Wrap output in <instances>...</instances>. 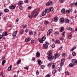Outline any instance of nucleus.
I'll return each mask as SVG.
<instances>
[{
  "label": "nucleus",
  "instance_id": "f257e3e1",
  "mask_svg": "<svg viewBox=\"0 0 77 77\" xmlns=\"http://www.w3.org/2000/svg\"><path fill=\"white\" fill-rule=\"evenodd\" d=\"M46 39V38H45V37L44 36L42 37V39H41V38H39L38 39V41H39V42L40 43H42V42H43V41H45Z\"/></svg>",
  "mask_w": 77,
  "mask_h": 77
},
{
  "label": "nucleus",
  "instance_id": "f03ea898",
  "mask_svg": "<svg viewBox=\"0 0 77 77\" xmlns=\"http://www.w3.org/2000/svg\"><path fill=\"white\" fill-rule=\"evenodd\" d=\"M38 14V11H37L33 13V14H31V15L32 17L35 18L37 17Z\"/></svg>",
  "mask_w": 77,
  "mask_h": 77
},
{
  "label": "nucleus",
  "instance_id": "7ed1b4c3",
  "mask_svg": "<svg viewBox=\"0 0 77 77\" xmlns=\"http://www.w3.org/2000/svg\"><path fill=\"white\" fill-rule=\"evenodd\" d=\"M53 4V2H52L51 1H50L47 3L46 6H51V5H52Z\"/></svg>",
  "mask_w": 77,
  "mask_h": 77
},
{
  "label": "nucleus",
  "instance_id": "20e7f679",
  "mask_svg": "<svg viewBox=\"0 0 77 77\" xmlns=\"http://www.w3.org/2000/svg\"><path fill=\"white\" fill-rule=\"evenodd\" d=\"M15 5L13 4H11V6H9V8L10 9H14L15 8Z\"/></svg>",
  "mask_w": 77,
  "mask_h": 77
},
{
  "label": "nucleus",
  "instance_id": "39448f33",
  "mask_svg": "<svg viewBox=\"0 0 77 77\" xmlns=\"http://www.w3.org/2000/svg\"><path fill=\"white\" fill-rule=\"evenodd\" d=\"M52 32H53V29H50L49 30L47 33V35L48 36H50V33H52Z\"/></svg>",
  "mask_w": 77,
  "mask_h": 77
},
{
  "label": "nucleus",
  "instance_id": "423d86ee",
  "mask_svg": "<svg viewBox=\"0 0 77 77\" xmlns=\"http://www.w3.org/2000/svg\"><path fill=\"white\" fill-rule=\"evenodd\" d=\"M5 57H3L2 58V65H3L6 63V61H5V60H5Z\"/></svg>",
  "mask_w": 77,
  "mask_h": 77
},
{
  "label": "nucleus",
  "instance_id": "0eeeda50",
  "mask_svg": "<svg viewBox=\"0 0 77 77\" xmlns=\"http://www.w3.org/2000/svg\"><path fill=\"white\" fill-rule=\"evenodd\" d=\"M41 54L39 51H38L36 53V56L38 58H39L40 57Z\"/></svg>",
  "mask_w": 77,
  "mask_h": 77
},
{
  "label": "nucleus",
  "instance_id": "6e6552de",
  "mask_svg": "<svg viewBox=\"0 0 77 77\" xmlns=\"http://www.w3.org/2000/svg\"><path fill=\"white\" fill-rule=\"evenodd\" d=\"M2 35L4 36H8V32H7L6 31L2 33Z\"/></svg>",
  "mask_w": 77,
  "mask_h": 77
},
{
  "label": "nucleus",
  "instance_id": "1a4fd4ad",
  "mask_svg": "<svg viewBox=\"0 0 77 77\" xmlns=\"http://www.w3.org/2000/svg\"><path fill=\"white\" fill-rule=\"evenodd\" d=\"M75 65V63H71L69 64V67H72Z\"/></svg>",
  "mask_w": 77,
  "mask_h": 77
},
{
  "label": "nucleus",
  "instance_id": "9d476101",
  "mask_svg": "<svg viewBox=\"0 0 77 77\" xmlns=\"http://www.w3.org/2000/svg\"><path fill=\"white\" fill-rule=\"evenodd\" d=\"M31 39H30V38H27L25 39V42H29V41H30Z\"/></svg>",
  "mask_w": 77,
  "mask_h": 77
},
{
  "label": "nucleus",
  "instance_id": "9b49d317",
  "mask_svg": "<svg viewBox=\"0 0 77 77\" xmlns=\"http://www.w3.org/2000/svg\"><path fill=\"white\" fill-rule=\"evenodd\" d=\"M18 6H20L23 4V2L21 1H19V2H18Z\"/></svg>",
  "mask_w": 77,
  "mask_h": 77
},
{
  "label": "nucleus",
  "instance_id": "f8f14e48",
  "mask_svg": "<svg viewBox=\"0 0 77 77\" xmlns=\"http://www.w3.org/2000/svg\"><path fill=\"white\" fill-rule=\"evenodd\" d=\"M53 58H54V57H53V56H52L51 57H48V59L49 60L51 61V60H53Z\"/></svg>",
  "mask_w": 77,
  "mask_h": 77
},
{
  "label": "nucleus",
  "instance_id": "ddd939ff",
  "mask_svg": "<svg viewBox=\"0 0 77 77\" xmlns=\"http://www.w3.org/2000/svg\"><path fill=\"white\" fill-rule=\"evenodd\" d=\"M43 47L44 48H45V49H47L48 48V45L46 44H44L43 45Z\"/></svg>",
  "mask_w": 77,
  "mask_h": 77
},
{
  "label": "nucleus",
  "instance_id": "4468645a",
  "mask_svg": "<svg viewBox=\"0 0 77 77\" xmlns=\"http://www.w3.org/2000/svg\"><path fill=\"white\" fill-rule=\"evenodd\" d=\"M72 62H73V63H75L77 64V60H76L75 59H72Z\"/></svg>",
  "mask_w": 77,
  "mask_h": 77
},
{
  "label": "nucleus",
  "instance_id": "2eb2a0df",
  "mask_svg": "<svg viewBox=\"0 0 77 77\" xmlns=\"http://www.w3.org/2000/svg\"><path fill=\"white\" fill-rule=\"evenodd\" d=\"M58 19H59V18L57 17H54V22H57V20H58Z\"/></svg>",
  "mask_w": 77,
  "mask_h": 77
},
{
  "label": "nucleus",
  "instance_id": "dca6fc26",
  "mask_svg": "<svg viewBox=\"0 0 77 77\" xmlns=\"http://www.w3.org/2000/svg\"><path fill=\"white\" fill-rule=\"evenodd\" d=\"M17 31H15L12 34L13 36L15 37V36L17 35Z\"/></svg>",
  "mask_w": 77,
  "mask_h": 77
},
{
  "label": "nucleus",
  "instance_id": "f3484780",
  "mask_svg": "<svg viewBox=\"0 0 77 77\" xmlns=\"http://www.w3.org/2000/svg\"><path fill=\"white\" fill-rule=\"evenodd\" d=\"M52 51H49L48 52V56H50V55L52 54Z\"/></svg>",
  "mask_w": 77,
  "mask_h": 77
},
{
  "label": "nucleus",
  "instance_id": "a211bd4d",
  "mask_svg": "<svg viewBox=\"0 0 77 77\" xmlns=\"http://www.w3.org/2000/svg\"><path fill=\"white\" fill-rule=\"evenodd\" d=\"M11 68H12V65H10L9 67L8 68V71H11Z\"/></svg>",
  "mask_w": 77,
  "mask_h": 77
},
{
  "label": "nucleus",
  "instance_id": "6ab92c4d",
  "mask_svg": "<svg viewBox=\"0 0 77 77\" xmlns=\"http://www.w3.org/2000/svg\"><path fill=\"white\" fill-rule=\"evenodd\" d=\"M65 9L64 8L62 9L61 11V13H62V14L65 13Z\"/></svg>",
  "mask_w": 77,
  "mask_h": 77
},
{
  "label": "nucleus",
  "instance_id": "aec40b11",
  "mask_svg": "<svg viewBox=\"0 0 77 77\" xmlns=\"http://www.w3.org/2000/svg\"><path fill=\"white\" fill-rule=\"evenodd\" d=\"M49 9L51 12L53 11V10H54V8L53 7H50Z\"/></svg>",
  "mask_w": 77,
  "mask_h": 77
},
{
  "label": "nucleus",
  "instance_id": "412c9836",
  "mask_svg": "<svg viewBox=\"0 0 77 77\" xmlns=\"http://www.w3.org/2000/svg\"><path fill=\"white\" fill-rule=\"evenodd\" d=\"M58 34H59V32L57 31L55 32L54 33V34L55 36H57V35H58Z\"/></svg>",
  "mask_w": 77,
  "mask_h": 77
},
{
  "label": "nucleus",
  "instance_id": "4be33fe9",
  "mask_svg": "<svg viewBox=\"0 0 77 77\" xmlns=\"http://www.w3.org/2000/svg\"><path fill=\"white\" fill-rule=\"evenodd\" d=\"M60 21L61 23H63V21H64V19L63 18H61L60 19Z\"/></svg>",
  "mask_w": 77,
  "mask_h": 77
},
{
  "label": "nucleus",
  "instance_id": "5701e85b",
  "mask_svg": "<svg viewBox=\"0 0 77 77\" xmlns=\"http://www.w3.org/2000/svg\"><path fill=\"white\" fill-rule=\"evenodd\" d=\"M60 55L59 54H56L55 55V57H59L60 56Z\"/></svg>",
  "mask_w": 77,
  "mask_h": 77
},
{
  "label": "nucleus",
  "instance_id": "b1692460",
  "mask_svg": "<svg viewBox=\"0 0 77 77\" xmlns=\"http://www.w3.org/2000/svg\"><path fill=\"white\" fill-rule=\"evenodd\" d=\"M46 13H47V14H48V13H49V12H50V10L48 9H46L45 11Z\"/></svg>",
  "mask_w": 77,
  "mask_h": 77
},
{
  "label": "nucleus",
  "instance_id": "393cba45",
  "mask_svg": "<svg viewBox=\"0 0 77 77\" xmlns=\"http://www.w3.org/2000/svg\"><path fill=\"white\" fill-rule=\"evenodd\" d=\"M64 30V28L63 27H61V29L60 30V32H62Z\"/></svg>",
  "mask_w": 77,
  "mask_h": 77
},
{
  "label": "nucleus",
  "instance_id": "a878e982",
  "mask_svg": "<svg viewBox=\"0 0 77 77\" xmlns=\"http://www.w3.org/2000/svg\"><path fill=\"white\" fill-rule=\"evenodd\" d=\"M46 15V12L45 11L42 13V16H45Z\"/></svg>",
  "mask_w": 77,
  "mask_h": 77
},
{
  "label": "nucleus",
  "instance_id": "bb28decb",
  "mask_svg": "<svg viewBox=\"0 0 77 77\" xmlns=\"http://www.w3.org/2000/svg\"><path fill=\"white\" fill-rule=\"evenodd\" d=\"M66 29L67 30H69L70 31H71L72 30V28L71 27H67Z\"/></svg>",
  "mask_w": 77,
  "mask_h": 77
},
{
  "label": "nucleus",
  "instance_id": "cd10ccee",
  "mask_svg": "<svg viewBox=\"0 0 77 77\" xmlns=\"http://www.w3.org/2000/svg\"><path fill=\"white\" fill-rule=\"evenodd\" d=\"M61 35H62V37H63L65 36V32H64L63 33H61Z\"/></svg>",
  "mask_w": 77,
  "mask_h": 77
},
{
  "label": "nucleus",
  "instance_id": "c85d7f7f",
  "mask_svg": "<svg viewBox=\"0 0 77 77\" xmlns=\"http://www.w3.org/2000/svg\"><path fill=\"white\" fill-rule=\"evenodd\" d=\"M4 12H9V9L6 8L4 10Z\"/></svg>",
  "mask_w": 77,
  "mask_h": 77
},
{
  "label": "nucleus",
  "instance_id": "c756f323",
  "mask_svg": "<svg viewBox=\"0 0 77 77\" xmlns=\"http://www.w3.org/2000/svg\"><path fill=\"white\" fill-rule=\"evenodd\" d=\"M21 60H20L19 61H17V64L19 65V64H20V63H21Z\"/></svg>",
  "mask_w": 77,
  "mask_h": 77
},
{
  "label": "nucleus",
  "instance_id": "7c9ffc66",
  "mask_svg": "<svg viewBox=\"0 0 77 77\" xmlns=\"http://www.w3.org/2000/svg\"><path fill=\"white\" fill-rule=\"evenodd\" d=\"M71 12V10H68L66 11V13L67 14H69L70 12Z\"/></svg>",
  "mask_w": 77,
  "mask_h": 77
},
{
  "label": "nucleus",
  "instance_id": "2f4dec72",
  "mask_svg": "<svg viewBox=\"0 0 77 77\" xmlns=\"http://www.w3.org/2000/svg\"><path fill=\"white\" fill-rule=\"evenodd\" d=\"M75 46L73 47L71 49V51H72L73 50H74L75 49Z\"/></svg>",
  "mask_w": 77,
  "mask_h": 77
},
{
  "label": "nucleus",
  "instance_id": "473e14b6",
  "mask_svg": "<svg viewBox=\"0 0 77 77\" xmlns=\"http://www.w3.org/2000/svg\"><path fill=\"white\" fill-rule=\"evenodd\" d=\"M65 23H69V20L68 19H67L65 20Z\"/></svg>",
  "mask_w": 77,
  "mask_h": 77
},
{
  "label": "nucleus",
  "instance_id": "72a5a7b5",
  "mask_svg": "<svg viewBox=\"0 0 77 77\" xmlns=\"http://www.w3.org/2000/svg\"><path fill=\"white\" fill-rule=\"evenodd\" d=\"M51 63H49L48 65V67H49V68H50V67H51Z\"/></svg>",
  "mask_w": 77,
  "mask_h": 77
},
{
  "label": "nucleus",
  "instance_id": "f704fd0d",
  "mask_svg": "<svg viewBox=\"0 0 77 77\" xmlns=\"http://www.w3.org/2000/svg\"><path fill=\"white\" fill-rule=\"evenodd\" d=\"M65 60V59L64 58H63L61 60V63H63L64 62V61Z\"/></svg>",
  "mask_w": 77,
  "mask_h": 77
},
{
  "label": "nucleus",
  "instance_id": "c9c22d12",
  "mask_svg": "<svg viewBox=\"0 0 77 77\" xmlns=\"http://www.w3.org/2000/svg\"><path fill=\"white\" fill-rule=\"evenodd\" d=\"M56 72H57V71H56V70H53L52 71V72L53 73V74H55V73H56Z\"/></svg>",
  "mask_w": 77,
  "mask_h": 77
},
{
  "label": "nucleus",
  "instance_id": "e433bc0d",
  "mask_svg": "<svg viewBox=\"0 0 77 77\" xmlns=\"http://www.w3.org/2000/svg\"><path fill=\"white\" fill-rule=\"evenodd\" d=\"M72 37V35H70L68 37V39H71Z\"/></svg>",
  "mask_w": 77,
  "mask_h": 77
},
{
  "label": "nucleus",
  "instance_id": "4c0bfd02",
  "mask_svg": "<svg viewBox=\"0 0 77 77\" xmlns=\"http://www.w3.org/2000/svg\"><path fill=\"white\" fill-rule=\"evenodd\" d=\"M72 55L73 56H75V52H73L72 53Z\"/></svg>",
  "mask_w": 77,
  "mask_h": 77
},
{
  "label": "nucleus",
  "instance_id": "58836bf2",
  "mask_svg": "<svg viewBox=\"0 0 77 77\" xmlns=\"http://www.w3.org/2000/svg\"><path fill=\"white\" fill-rule=\"evenodd\" d=\"M41 60H38V65L40 64V63H41Z\"/></svg>",
  "mask_w": 77,
  "mask_h": 77
},
{
  "label": "nucleus",
  "instance_id": "ea45409f",
  "mask_svg": "<svg viewBox=\"0 0 77 77\" xmlns=\"http://www.w3.org/2000/svg\"><path fill=\"white\" fill-rule=\"evenodd\" d=\"M56 42L57 44H59L60 42L59 40H57L56 41Z\"/></svg>",
  "mask_w": 77,
  "mask_h": 77
},
{
  "label": "nucleus",
  "instance_id": "a19ab883",
  "mask_svg": "<svg viewBox=\"0 0 77 77\" xmlns=\"http://www.w3.org/2000/svg\"><path fill=\"white\" fill-rule=\"evenodd\" d=\"M41 67L42 68V69H44L45 67V66L44 65H42L41 66Z\"/></svg>",
  "mask_w": 77,
  "mask_h": 77
},
{
  "label": "nucleus",
  "instance_id": "79ce46f5",
  "mask_svg": "<svg viewBox=\"0 0 77 77\" xmlns=\"http://www.w3.org/2000/svg\"><path fill=\"white\" fill-rule=\"evenodd\" d=\"M29 33L30 35H32V30L29 31Z\"/></svg>",
  "mask_w": 77,
  "mask_h": 77
},
{
  "label": "nucleus",
  "instance_id": "37998d69",
  "mask_svg": "<svg viewBox=\"0 0 77 77\" xmlns=\"http://www.w3.org/2000/svg\"><path fill=\"white\" fill-rule=\"evenodd\" d=\"M64 0H59L60 2L61 3H63V1Z\"/></svg>",
  "mask_w": 77,
  "mask_h": 77
},
{
  "label": "nucleus",
  "instance_id": "c03bdc74",
  "mask_svg": "<svg viewBox=\"0 0 77 77\" xmlns=\"http://www.w3.org/2000/svg\"><path fill=\"white\" fill-rule=\"evenodd\" d=\"M24 30H22L20 31L21 34H23L24 33Z\"/></svg>",
  "mask_w": 77,
  "mask_h": 77
},
{
  "label": "nucleus",
  "instance_id": "a18cd8bd",
  "mask_svg": "<svg viewBox=\"0 0 77 77\" xmlns=\"http://www.w3.org/2000/svg\"><path fill=\"white\" fill-rule=\"evenodd\" d=\"M28 17L29 18H32V16H31V15L30 14H29L28 16Z\"/></svg>",
  "mask_w": 77,
  "mask_h": 77
},
{
  "label": "nucleus",
  "instance_id": "49530a36",
  "mask_svg": "<svg viewBox=\"0 0 77 77\" xmlns=\"http://www.w3.org/2000/svg\"><path fill=\"white\" fill-rule=\"evenodd\" d=\"M55 47V45L53 44V45H52V48H54Z\"/></svg>",
  "mask_w": 77,
  "mask_h": 77
},
{
  "label": "nucleus",
  "instance_id": "de8ad7c7",
  "mask_svg": "<svg viewBox=\"0 0 77 77\" xmlns=\"http://www.w3.org/2000/svg\"><path fill=\"white\" fill-rule=\"evenodd\" d=\"M48 23H49V22L48 21H46L45 22V24H48Z\"/></svg>",
  "mask_w": 77,
  "mask_h": 77
},
{
  "label": "nucleus",
  "instance_id": "09e8293b",
  "mask_svg": "<svg viewBox=\"0 0 77 77\" xmlns=\"http://www.w3.org/2000/svg\"><path fill=\"white\" fill-rule=\"evenodd\" d=\"M54 63L53 64V65L52 66V68L53 69V68H54Z\"/></svg>",
  "mask_w": 77,
  "mask_h": 77
},
{
  "label": "nucleus",
  "instance_id": "8fccbe9b",
  "mask_svg": "<svg viewBox=\"0 0 77 77\" xmlns=\"http://www.w3.org/2000/svg\"><path fill=\"white\" fill-rule=\"evenodd\" d=\"M63 63H60V66H63Z\"/></svg>",
  "mask_w": 77,
  "mask_h": 77
},
{
  "label": "nucleus",
  "instance_id": "3c124183",
  "mask_svg": "<svg viewBox=\"0 0 77 77\" xmlns=\"http://www.w3.org/2000/svg\"><path fill=\"white\" fill-rule=\"evenodd\" d=\"M62 69V68L60 67L59 69V71H61Z\"/></svg>",
  "mask_w": 77,
  "mask_h": 77
},
{
  "label": "nucleus",
  "instance_id": "603ef678",
  "mask_svg": "<svg viewBox=\"0 0 77 77\" xmlns=\"http://www.w3.org/2000/svg\"><path fill=\"white\" fill-rule=\"evenodd\" d=\"M19 9L20 10H21L23 9V7L22 6H21L19 7Z\"/></svg>",
  "mask_w": 77,
  "mask_h": 77
},
{
  "label": "nucleus",
  "instance_id": "864d4df0",
  "mask_svg": "<svg viewBox=\"0 0 77 77\" xmlns=\"http://www.w3.org/2000/svg\"><path fill=\"white\" fill-rule=\"evenodd\" d=\"M66 75H68L69 74V72H68V71H66Z\"/></svg>",
  "mask_w": 77,
  "mask_h": 77
},
{
  "label": "nucleus",
  "instance_id": "5fc2aeb1",
  "mask_svg": "<svg viewBox=\"0 0 77 77\" xmlns=\"http://www.w3.org/2000/svg\"><path fill=\"white\" fill-rule=\"evenodd\" d=\"M62 57H65V54L63 53L62 55Z\"/></svg>",
  "mask_w": 77,
  "mask_h": 77
},
{
  "label": "nucleus",
  "instance_id": "6e6d98bb",
  "mask_svg": "<svg viewBox=\"0 0 77 77\" xmlns=\"http://www.w3.org/2000/svg\"><path fill=\"white\" fill-rule=\"evenodd\" d=\"M29 32V29H26L25 30V32L26 33H27Z\"/></svg>",
  "mask_w": 77,
  "mask_h": 77
},
{
  "label": "nucleus",
  "instance_id": "4d7b16f0",
  "mask_svg": "<svg viewBox=\"0 0 77 77\" xmlns=\"http://www.w3.org/2000/svg\"><path fill=\"white\" fill-rule=\"evenodd\" d=\"M64 38L63 37H61V38H60V41H62V40H63V39Z\"/></svg>",
  "mask_w": 77,
  "mask_h": 77
},
{
  "label": "nucleus",
  "instance_id": "13d9d810",
  "mask_svg": "<svg viewBox=\"0 0 77 77\" xmlns=\"http://www.w3.org/2000/svg\"><path fill=\"white\" fill-rule=\"evenodd\" d=\"M36 74L37 75H38L39 74V72L38 71V70L36 71Z\"/></svg>",
  "mask_w": 77,
  "mask_h": 77
},
{
  "label": "nucleus",
  "instance_id": "bf43d9fd",
  "mask_svg": "<svg viewBox=\"0 0 77 77\" xmlns=\"http://www.w3.org/2000/svg\"><path fill=\"white\" fill-rule=\"evenodd\" d=\"M45 44H46V45H49V43H48V42H45Z\"/></svg>",
  "mask_w": 77,
  "mask_h": 77
},
{
  "label": "nucleus",
  "instance_id": "052dcab7",
  "mask_svg": "<svg viewBox=\"0 0 77 77\" xmlns=\"http://www.w3.org/2000/svg\"><path fill=\"white\" fill-rule=\"evenodd\" d=\"M46 76L47 77H50V76H51V75H50L49 74H48L46 75Z\"/></svg>",
  "mask_w": 77,
  "mask_h": 77
},
{
  "label": "nucleus",
  "instance_id": "680f3d73",
  "mask_svg": "<svg viewBox=\"0 0 77 77\" xmlns=\"http://www.w3.org/2000/svg\"><path fill=\"white\" fill-rule=\"evenodd\" d=\"M24 2L25 3H28V0H26L25 1H24Z\"/></svg>",
  "mask_w": 77,
  "mask_h": 77
},
{
  "label": "nucleus",
  "instance_id": "e2e57ef3",
  "mask_svg": "<svg viewBox=\"0 0 77 77\" xmlns=\"http://www.w3.org/2000/svg\"><path fill=\"white\" fill-rule=\"evenodd\" d=\"M3 13L2 12H0V17L2 16V15Z\"/></svg>",
  "mask_w": 77,
  "mask_h": 77
},
{
  "label": "nucleus",
  "instance_id": "0e129e2a",
  "mask_svg": "<svg viewBox=\"0 0 77 77\" xmlns=\"http://www.w3.org/2000/svg\"><path fill=\"white\" fill-rule=\"evenodd\" d=\"M23 29H26V25H24L23 26Z\"/></svg>",
  "mask_w": 77,
  "mask_h": 77
},
{
  "label": "nucleus",
  "instance_id": "69168bd1",
  "mask_svg": "<svg viewBox=\"0 0 77 77\" xmlns=\"http://www.w3.org/2000/svg\"><path fill=\"white\" fill-rule=\"evenodd\" d=\"M24 69H29V67H27H27H24Z\"/></svg>",
  "mask_w": 77,
  "mask_h": 77
},
{
  "label": "nucleus",
  "instance_id": "338daca9",
  "mask_svg": "<svg viewBox=\"0 0 77 77\" xmlns=\"http://www.w3.org/2000/svg\"><path fill=\"white\" fill-rule=\"evenodd\" d=\"M32 43H34V40H32L31 41Z\"/></svg>",
  "mask_w": 77,
  "mask_h": 77
},
{
  "label": "nucleus",
  "instance_id": "774afa93",
  "mask_svg": "<svg viewBox=\"0 0 77 77\" xmlns=\"http://www.w3.org/2000/svg\"><path fill=\"white\" fill-rule=\"evenodd\" d=\"M28 9H31V7L30 6L28 7Z\"/></svg>",
  "mask_w": 77,
  "mask_h": 77
}]
</instances>
